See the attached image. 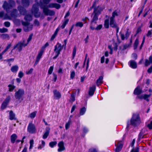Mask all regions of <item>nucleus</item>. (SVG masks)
Wrapping results in <instances>:
<instances>
[{
    "mask_svg": "<svg viewBox=\"0 0 152 152\" xmlns=\"http://www.w3.org/2000/svg\"><path fill=\"white\" fill-rule=\"evenodd\" d=\"M102 10L103 9L100 7H98L97 8L94 9L93 14L94 15L90 25V28L92 30H95L96 24V21L98 19V16Z\"/></svg>",
    "mask_w": 152,
    "mask_h": 152,
    "instance_id": "obj_1",
    "label": "nucleus"
},
{
    "mask_svg": "<svg viewBox=\"0 0 152 152\" xmlns=\"http://www.w3.org/2000/svg\"><path fill=\"white\" fill-rule=\"evenodd\" d=\"M118 15L117 12L115 11L113 13L112 16L110 19V25L111 27L116 29L117 32H118L119 29V28L118 26V25L115 22L114 18L116 16Z\"/></svg>",
    "mask_w": 152,
    "mask_h": 152,
    "instance_id": "obj_2",
    "label": "nucleus"
},
{
    "mask_svg": "<svg viewBox=\"0 0 152 152\" xmlns=\"http://www.w3.org/2000/svg\"><path fill=\"white\" fill-rule=\"evenodd\" d=\"M140 118L138 115H133L131 120V124L135 126L140 124Z\"/></svg>",
    "mask_w": 152,
    "mask_h": 152,
    "instance_id": "obj_3",
    "label": "nucleus"
},
{
    "mask_svg": "<svg viewBox=\"0 0 152 152\" xmlns=\"http://www.w3.org/2000/svg\"><path fill=\"white\" fill-rule=\"evenodd\" d=\"M147 91L146 93L141 95H139L137 96V97L140 99H143L145 100L148 101V98L150 97L151 95V93L152 92V89H149L148 91L146 90Z\"/></svg>",
    "mask_w": 152,
    "mask_h": 152,
    "instance_id": "obj_4",
    "label": "nucleus"
},
{
    "mask_svg": "<svg viewBox=\"0 0 152 152\" xmlns=\"http://www.w3.org/2000/svg\"><path fill=\"white\" fill-rule=\"evenodd\" d=\"M15 5V3L12 0H10L9 1V4H7V2H4L3 6L4 9L7 12L9 11V10Z\"/></svg>",
    "mask_w": 152,
    "mask_h": 152,
    "instance_id": "obj_5",
    "label": "nucleus"
},
{
    "mask_svg": "<svg viewBox=\"0 0 152 152\" xmlns=\"http://www.w3.org/2000/svg\"><path fill=\"white\" fill-rule=\"evenodd\" d=\"M63 49V47L61 44L59 43H57L55 47L54 51L55 53L56 56L53 58L54 59L56 58L59 55L60 52Z\"/></svg>",
    "mask_w": 152,
    "mask_h": 152,
    "instance_id": "obj_6",
    "label": "nucleus"
},
{
    "mask_svg": "<svg viewBox=\"0 0 152 152\" xmlns=\"http://www.w3.org/2000/svg\"><path fill=\"white\" fill-rule=\"evenodd\" d=\"M24 94V91L23 89H20L15 91L14 96L16 99L19 100L22 98Z\"/></svg>",
    "mask_w": 152,
    "mask_h": 152,
    "instance_id": "obj_7",
    "label": "nucleus"
},
{
    "mask_svg": "<svg viewBox=\"0 0 152 152\" xmlns=\"http://www.w3.org/2000/svg\"><path fill=\"white\" fill-rule=\"evenodd\" d=\"M38 4L37 3L34 4L33 6L32 9V14L34 15L36 17H39L40 15V13L38 11Z\"/></svg>",
    "mask_w": 152,
    "mask_h": 152,
    "instance_id": "obj_8",
    "label": "nucleus"
},
{
    "mask_svg": "<svg viewBox=\"0 0 152 152\" xmlns=\"http://www.w3.org/2000/svg\"><path fill=\"white\" fill-rule=\"evenodd\" d=\"M11 99V97L10 96L8 95L7 96L1 104V108L2 109H4L6 107L10 100Z\"/></svg>",
    "mask_w": 152,
    "mask_h": 152,
    "instance_id": "obj_9",
    "label": "nucleus"
},
{
    "mask_svg": "<svg viewBox=\"0 0 152 152\" xmlns=\"http://www.w3.org/2000/svg\"><path fill=\"white\" fill-rule=\"evenodd\" d=\"M22 24L24 26V29L25 31H28L32 30V25L30 24L27 22H23Z\"/></svg>",
    "mask_w": 152,
    "mask_h": 152,
    "instance_id": "obj_10",
    "label": "nucleus"
},
{
    "mask_svg": "<svg viewBox=\"0 0 152 152\" xmlns=\"http://www.w3.org/2000/svg\"><path fill=\"white\" fill-rule=\"evenodd\" d=\"M43 9V12L46 15H52L54 14V12L53 11L48 10V8L46 6H44L43 7H41Z\"/></svg>",
    "mask_w": 152,
    "mask_h": 152,
    "instance_id": "obj_11",
    "label": "nucleus"
},
{
    "mask_svg": "<svg viewBox=\"0 0 152 152\" xmlns=\"http://www.w3.org/2000/svg\"><path fill=\"white\" fill-rule=\"evenodd\" d=\"M28 131L30 133H34L35 132L36 129L35 126L32 123H30L28 127Z\"/></svg>",
    "mask_w": 152,
    "mask_h": 152,
    "instance_id": "obj_12",
    "label": "nucleus"
},
{
    "mask_svg": "<svg viewBox=\"0 0 152 152\" xmlns=\"http://www.w3.org/2000/svg\"><path fill=\"white\" fill-rule=\"evenodd\" d=\"M27 45V43H25V41H23L22 43L20 42L18 44L14 47V48H17L19 51H20L23 47H25Z\"/></svg>",
    "mask_w": 152,
    "mask_h": 152,
    "instance_id": "obj_13",
    "label": "nucleus"
},
{
    "mask_svg": "<svg viewBox=\"0 0 152 152\" xmlns=\"http://www.w3.org/2000/svg\"><path fill=\"white\" fill-rule=\"evenodd\" d=\"M53 96L55 99H59L61 97V95L60 93L57 90H54L53 91Z\"/></svg>",
    "mask_w": 152,
    "mask_h": 152,
    "instance_id": "obj_14",
    "label": "nucleus"
},
{
    "mask_svg": "<svg viewBox=\"0 0 152 152\" xmlns=\"http://www.w3.org/2000/svg\"><path fill=\"white\" fill-rule=\"evenodd\" d=\"M59 148L58 151V152H61L65 150V147L64 146V143L63 141L59 142L58 144Z\"/></svg>",
    "mask_w": 152,
    "mask_h": 152,
    "instance_id": "obj_15",
    "label": "nucleus"
},
{
    "mask_svg": "<svg viewBox=\"0 0 152 152\" xmlns=\"http://www.w3.org/2000/svg\"><path fill=\"white\" fill-rule=\"evenodd\" d=\"M43 53V51L42 50H41L38 53V55L37 56L36 61H35V64H38V62L39 61L40 58H41Z\"/></svg>",
    "mask_w": 152,
    "mask_h": 152,
    "instance_id": "obj_16",
    "label": "nucleus"
},
{
    "mask_svg": "<svg viewBox=\"0 0 152 152\" xmlns=\"http://www.w3.org/2000/svg\"><path fill=\"white\" fill-rule=\"evenodd\" d=\"M96 89L95 86L94 85L92 87H90L89 91V94L90 96H92L94 92V91Z\"/></svg>",
    "mask_w": 152,
    "mask_h": 152,
    "instance_id": "obj_17",
    "label": "nucleus"
},
{
    "mask_svg": "<svg viewBox=\"0 0 152 152\" xmlns=\"http://www.w3.org/2000/svg\"><path fill=\"white\" fill-rule=\"evenodd\" d=\"M129 66L132 68L135 69L137 67L136 63L134 61L131 60L129 63Z\"/></svg>",
    "mask_w": 152,
    "mask_h": 152,
    "instance_id": "obj_18",
    "label": "nucleus"
},
{
    "mask_svg": "<svg viewBox=\"0 0 152 152\" xmlns=\"http://www.w3.org/2000/svg\"><path fill=\"white\" fill-rule=\"evenodd\" d=\"M49 7L51 8H55L56 9H58L60 7V5L56 3H51L49 5Z\"/></svg>",
    "mask_w": 152,
    "mask_h": 152,
    "instance_id": "obj_19",
    "label": "nucleus"
},
{
    "mask_svg": "<svg viewBox=\"0 0 152 152\" xmlns=\"http://www.w3.org/2000/svg\"><path fill=\"white\" fill-rule=\"evenodd\" d=\"M142 92V90L140 86H138L134 90V93L136 95H138Z\"/></svg>",
    "mask_w": 152,
    "mask_h": 152,
    "instance_id": "obj_20",
    "label": "nucleus"
},
{
    "mask_svg": "<svg viewBox=\"0 0 152 152\" xmlns=\"http://www.w3.org/2000/svg\"><path fill=\"white\" fill-rule=\"evenodd\" d=\"M50 129L49 128H46L45 132L43 136V138L44 139L46 138L49 133Z\"/></svg>",
    "mask_w": 152,
    "mask_h": 152,
    "instance_id": "obj_21",
    "label": "nucleus"
},
{
    "mask_svg": "<svg viewBox=\"0 0 152 152\" xmlns=\"http://www.w3.org/2000/svg\"><path fill=\"white\" fill-rule=\"evenodd\" d=\"M151 64H152V56H150L149 57V60H145V65L146 66H147Z\"/></svg>",
    "mask_w": 152,
    "mask_h": 152,
    "instance_id": "obj_22",
    "label": "nucleus"
},
{
    "mask_svg": "<svg viewBox=\"0 0 152 152\" xmlns=\"http://www.w3.org/2000/svg\"><path fill=\"white\" fill-rule=\"evenodd\" d=\"M17 138V136L16 134H14L11 136V140L12 143H14L15 140Z\"/></svg>",
    "mask_w": 152,
    "mask_h": 152,
    "instance_id": "obj_23",
    "label": "nucleus"
},
{
    "mask_svg": "<svg viewBox=\"0 0 152 152\" xmlns=\"http://www.w3.org/2000/svg\"><path fill=\"white\" fill-rule=\"evenodd\" d=\"M18 66L17 65H15L12 66L11 68V70L12 72L15 73L16 72L18 69Z\"/></svg>",
    "mask_w": 152,
    "mask_h": 152,
    "instance_id": "obj_24",
    "label": "nucleus"
},
{
    "mask_svg": "<svg viewBox=\"0 0 152 152\" xmlns=\"http://www.w3.org/2000/svg\"><path fill=\"white\" fill-rule=\"evenodd\" d=\"M22 4L24 7H26L29 5V2L28 0H22Z\"/></svg>",
    "mask_w": 152,
    "mask_h": 152,
    "instance_id": "obj_25",
    "label": "nucleus"
},
{
    "mask_svg": "<svg viewBox=\"0 0 152 152\" xmlns=\"http://www.w3.org/2000/svg\"><path fill=\"white\" fill-rule=\"evenodd\" d=\"M9 91L12 92L15 88V86L13 84H9L8 85Z\"/></svg>",
    "mask_w": 152,
    "mask_h": 152,
    "instance_id": "obj_26",
    "label": "nucleus"
},
{
    "mask_svg": "<svg viewBox=\"0 0 152 152\" xmlns=\"http://www.w3.org/2000/svg\"><path fill=\"white\" fill-rule=\"evenodd\" d=\"M18 9L20 11V13L21 14L24 15L26 12V10L23 8L19 6L18 7Z\"/></svg>",
    "mask_w": 152,
    "mask_h": 152,
    "instance_id": "obj_27",
    "label": "nucleus"
},
{
    "mask_svg": "<svg viewBox=\"0 0 152 152\" xmlns=\"http://www.w3.org/2000/svg\"><path fill=\"white\" fill-rule=\"evenodd\" d=\"M103 79V77L102 76H100L99 77L98 79L97 80L96 82L97 85L99 86L102 83V80Z\"/></svg>",
    "mask_w": 152,
    "mask_h": 152,
    "instance_id": "obj_28",
    "label": "nucleus"
},
{
    "mask_svg": "<svg viewBox=\"0 0 152 152\" xmlns=\"http://www.w3.org/2000/svg\"><path fill=\"white\" fill-rule=\"evenodd\" d=\"M68 21V19H66L63 22L62 25L61 26V27L62 28H64L66 24L67 23Z\"/></svg>",
    "mask_w": 152,
    "mask_h": 152,
    "instance_id": "obj_29",
    "label": "nucleus"
},
{
    "mask_svg": "<svg viewBox=\"0 0 152 152\" xmlns=\"http://www.w3.org/2000/svg\"><path fill=\"white\" fill-rule=\"evenodd\" d=\"M139 40L138 38L136 39L135 41V42L134 45V49H136L137 48V46L139 43Z\"/></svg>",
    "mask_w": 152,
    "mask_h": 152,
    "instance_id": "obj_30",
    "label": "nucleus"
},
{
    "mask_svg": "<svg viewBox=\"0 0 152 152\" xmlns=\"http://www.w3.org/2000/svg\"><path fill=\"white\" fill-rule=\"evenodd\" d=\"M83 25V23L81 22H78L76 23L75 26L76 27H79L80 28L82 27Z\"/></svg>",
    "mask_w": 152,
    "mask_h": 152,
    "instance_id": "obj_31",
    "label": "nucleus"
},
{
    "mask_svg": "<svg viewBox=\"0 0 152 152\" xmlns=\"http://www.w3.org/2000/svg\"><path fill=\"white\" fill-rule=\"evenodd\" d=\"M17 10H13V12L12 14L11 15V17H7L6 18H8L10 19H12V18L14 17L15 14L17 12Z\"/></svg>",
    "mask_w": 152,
    "mask_h": 152,
    "instance_id": "obj_32",
    "label": "nucleus"
},
{
    "mask_svg": "<svg viewBox=\"0 0 152 152\" xmlns=\"http://www.w3.org/2000/svg\"><path fill=\"white\" fill-rule=\"evenodd\" d=\"M25 19L27 21H30L32 19V17L30 15H27L25 17Z\"/></svg>",
    "mask_w": 152,
    "mask_h": 152,
    "instance_id": "obj_33",
    "label": "nucleus"
},
{
    "mask_svg": "<svg viewBox=\"0 0 152 152\" xmlns=\"http://www.w3.org/2000/svg\"><path fill=\"white\" fill-rule=\"evenodd\" d=\"M104 26L106 28H108L109 27V21L108 20H106L104 22Z\"/></svg>",
    "mask_w": 152,
    "mask_h": 152,
    "instance_id": "obj_34",
    "label": "nucleus"
},
{
    "mask_svg": "<svg viewBox=\"0 0 152 152\" xmlns=\"http://www.w3.org/2000/svg\"><path fill=\"white\" fill-rule=\"evenodd\" d=\"M116 142V145H117V146L121 148H122L123 146V143L121 141L116 142Z\"/></svg>",
    "mask_w": 152,
    "mask_h": 152,
    "instance_id": "obj_35",
    "label": "nucleus"
},
{
    "mask_svg": "<svg viewBox=\"0 0 152 152\" xmlns=\"http://www.w3.org/2000/svg\"><path fill=\"white\" fill-rule=\"evenodd\" d=\"M57 144V142L56 141L51 142L49 143V145L51 148H53Z\"/></svg>",
    "mask_w": 152,
    "mask_h": 152,
    "instance_id": "obj_36",
    "label": "nucleus"
},
{
    "mask_svg": "<svg viewBox=\"0 0 152 152\" xmlns=\"http://www.w3.org/2000/svg\"><path fill=\"white\" fill-rule=\"evenodd\" d=\"M71 123L70 120H69L67 123L65 125V129L66 130H67L69 127Z\"/></svg>",
    "mask_w": 152,
    "mask_h": 152,
    "instance_id": "obj_37",
    "label": "nucleus"
},
{
    "mask_svg": "<svg viewBox=\"0 0 152 152\" xmlns=\"http://www.w3.org/2000/svg\"><path fill=\"white\" fill-rule=\"evenodd\" d=\"M10 47L11 45H8L5 48L4 50L2 52V55H3L6 51H7Z\"/></svg>",
    "mask_w": 152,
    "mask_h": 152,
    "instance_id": "obj_38",
    "label": "nucleus"
},
{
    "mask_svg": "<svg viewBox=\"0 0 152 152\" xmlns=\"http://www.w3.org/2000/svg\"><path fill=\"white\" fill-rule=\"evenodd\" d=\"M10 47L11 45H8L5 48L4 50L2 52V55H3L6 51H7Z\"/></svg>",
    "mask_w": 152,
    "mask_h": 152,
    "instance_id": "obj_39",
    "label": "nucleus"
},
{
    "mask_svg": "<svg viewBox=\"0 0 152 152\" xmlns=\"http://www.w3.org/2000/svg\"><path fill=\"white\" fill-rule=\"evenodd\" d=\"M58 31V29H57L56 30L54 33L52 35V36L51 37V40H53L55 38V37L57 35V34Z\"/></svg>",
    "mask_w": 152,
    "mask_h": 152,
    "instance_id": "obj_40",
    "label": "nucleus"
},
{
    "mask_svg": "<svg viewBox=\"0 0 152 152\" xmlns=\"http://www.w3.org/2000/svg\"><path fill=\"white\" fill-rule=\"evenodd\" d=\"M115 146L116 147L115 150V152H119L120 151H121L122 148L117 146V145H116V142H115Z\"/></svg>",
    "mask_w": 152,
    "mask_h": 152,
    "instance_id": "obj_41",
    "label": "nucleus"
},
{
    "mask_svg": "<svg viewBox=\"0 0 152 152\" xmlns=\"http://www.w3.org/2000/svg\"><path fill=\"white\" fill-rule=\"evenodd\" d=\"M75 94H72L71 95L70 98V101L72 102H73L75 101Z\"/></svg>",
    "mask_w": 152,
    "mask_h": 152,
    "instance_id": "obj_42",
    "label": "nucleus"
},
{
    "mask_svg": "<svg viewBox=\"0 0 152 152\" xmlns=\"http://www.w3.org/2000/svg\"><path fill=\"white\" fill-rule=\"evenodd\" d=\"M75 75V72L74 71H72L71 72L70 78L72 79L74 78Z\"/></svg>",
    "mask_w": 152,
    "mask_h": 152,
    "instance_id": "obj_43",
    "label": "nucleus"
},
{
    "mask_svg": "<svg viewBox=\"0 0 152 152\" xmlns=\"http://www.w3.org/2000/svg\"><path fill=\"white\" fill-rule=\"evenodd\" d=\"M53 68L54 67L53 66H51L50 67L48 72V74L50 75L51 74L53 70Z\"/></svg>",
    "mask_w": 152,
    "mask_h": 152,
    "instance_id": "obj_44",
    "label": "nucleus"
},
{
    "mask_svg": "<svg viewBox=\"0 0 152 152\" xmlns=\"http://www.w3.org/2000/svg\"><path fill=\"white\" fill-rule=\"evenodd\" d=\"M24 76V73L22 71H20L18 73V77L20 78H22Z\"/></svg>",
    "mask_w": 152,
    "mask_h": 152,
    "instance_id": "obj_45",
    "label": "nucleus"
},
{
    "mask_svg": "<svg viewBox=\"0 0 152 152\" xmlns=\"http://www.w3.org/2000/svg\"><path fill=\"white\" fill-rule=\"evenodd\" d=\"M33 69L32 68H31L30 69H28L26 72V74L27 75H29L31 74L33 72Z\"/></svg>",
    "mask_w": 152,
    "mask_h": 152,
    "instance_id": "obj_46",
    "label": "nucleus"
},
{
    "mask_svg": "<svg viewBox=\"0 0 152 152\" xmlns=\"http://www.w3.org/2000/svg\"><path fill=\"white\" fill-rule=\"evenodd\" d=\"M45 145V142L44 141H42V145H40L38 146V149H41L42 148L44 147Z\"/></svg>",
    "mask_w": 152,
    "mask_h": 152,
    "instance_id": "obj_47",
    "label": "nucleus"
},
{
    "mask_svg": "<svg viewBox=\"0 0 152 152\" xmlns=\"http://www.w3.org/2000/svg\"><path fill=\"white\" fill-rule=\"evenodd\" d=\"M86 111V108L85 107L82 108L80 110V113L81 114H83L85 113Z\"/></svg>",
    "mask_w": 152,
    "mask_h": 152,
    "instance_id": "obj_48",
    "label": "nucleus"
},
{
    "mask_svg": "<svg viewBox=\"0 0 152 152\" xmlns=\"http://www.w3.org/2000/svg\"><path fill=\"white\" fill-rule=\"evenodd\" d=\"M8 29L5 28H0V32L1 33H4L7 32Z\"/></svg>",
    "mask_w": 152,
    "mask_h": 152,
    "instance_id": "obj_49",
    "label": "nucleus"
},
{
    "mask_svg": "<svg viewBox=\"0 0 152 152\" xmlns=\"http://www.w3.org/2000/svg\"><path fill=\"white\" fill-rule=\"evenodd\" d=\"M147 126L149 129H152V121L150 122V123L147 124Z\"/></svg>",
    "mask_w": 152,
    "mask_h": 152,
    "instance_id": "obj_50",
    "label": "nucleus"
},
{
    "mask_svg": "<svg viewBox=\"0 0 152 152\" xmlns=\"http://www.w3.org/2000/svg\"><path fill=\"white\" fill-rule=\"evenodd\" d=\"M9 118L11 120L16 119V118L15 115H10Z\"/></svg>",
    "mask_w": 152,
    "mask_h": 152,
    "instance_id": "obj_51",
    "label": "nucleus"
},
{
    "mask_svg": "<svg viewBox=\"0 0 152 152\" xmlns=\"http://www.w3.org/2000/svg\"><path fill=\"white\" fill-rule=\"evenodd\" d=\"M102 24H100L96 27H95V30H99L101 29L102 28Z\"/></svg>",
    "mask_w": 152,
    "mask_h": 152,
    "instance_id": "obj_52",
    "label": "nucleus"
},
{
    "mask_svg": "<svg viewBox=\"0 0 152 152\" xmlns=\"http://www.w3.org/2000/svg\"><path fill=\"white\" fill-rule=\"evenodd\" d=\"M32 38V35H29L27 41L26 42L25 41V43H27V45L28 43L31 40Z\"/></svg>",
    "mask_w": 152,
    "mask_h": 152,
    "instance_id": "obj_53",
    "label": "nucleus"
},
{
    "mask_svg": "<svg viewBox=\"0 0 152 152\" xmlns=\"http://www.w3.org/2000/svg\"><path fill=\"white\" fill-rule=\"evenodd\" d=\"M34 140H30V146L29 147L30 149H31L33 147V145L34 144Z\"/></svg>",
    "mask_w": 152,
    "mask_h": 152,
    "instance_id": "obj_54",
    "label": "nucleus"
},
{
    "mask_svg": "<svg viewBox=\"0 0 152 152\" xmlns=\"http://www.w3.org/2000/svg\"><path fill=\"white\" fill-rule=\"evenodd\" d=\"M76 47H74L73 49V53H72V55H73V58H74V57H75L76 54Z\"/></svg>",
    "mask_w": 152,
    "mask_h": 152,
    "instance_id": "obj_55",
    "label": "nucleus"
},
{
    "mask_svg": "<svg viewBox=\"0 0 152 152\" xmlns=\"http://www.w3.org/2000/svg\"><path fill=\"white\" fill-rule=\"evenodd\" d=\"M89 59H88L86 63V71H87L89 67Z\"/></svg>",
    "mask_w": 152,
    "mask_h": 152,
    "instance_id": "obj_56",
    "label": "nucleus"
},
{
    "mask_svg": "<svg viewBox=\"0 0 152 152\" xmlns=\"http://www.w3.org/2000/svg\"><path fill=\"white\" fill-rule=\"evenodd\" d=\"M88 152H97V151L96 149L91 148L89 150Z\"/></svg>",
    "mask_w": 152,
    "mask_h": 152,
    "instance_id": "obj_57",
    "label": "nucleus"
},
{
    "mask_svg": "<svg viewBox=\"0 0 152 152\" xmlns=\"http://www.w3.org/2000/svg\"><path fill=\"white\" fill-rule=\"evenodd\" d=\"M53 80L54 81V82H56L57 78V75L54 73H53Z\"/></svg>",
    "mask_w": 152,
    "mask_h": 152,
    "instance_id": "obj_58",
    "label": "nucleus"
},
{
    "mask_svg": "<svg viewBox=\"0 0 152 152\" xmlns=\"http://www.w3.org/2000/svg\"><path fill=\"white\" fill-rule=\"evenodd\" d=\"M5 26L6 27H9L10 26V23L8 22H6L4 23Z\"/></svg>",
    "mask_w": 152,
    "mask_h": 152,
    "instance_id": "obj_59",
    "label": "nucleus"
},
{
    "mask_svg": "<svg viewBox=\"0 0 152 152\" xmlns=\"http://www.w3.org/2000/svg\"><path fill=\"white\" fill-rule=\"evenodd\" d=\"M1 37L3 38H6L9 37V35L7 34H4L1 35Z\"/></svg>",
    "mask_w": 152,
    "mask_h": 152,
    "instance_id": "obj_60",
    "label": "nucleus"
},
{
    "mask_svg": "<svg viewBox=\"0 0 152 152\" xmlns=\"http://www.w3.org/2000/svg\"><path fill=\"white\" fill-rule=\"evenodd\" d=\"M89 39V36H87L86 38L84 39L85 43H87L88 42V40Z\"/></svg>",
    "mask_w": 152,
    "mask_h": 152,
    "instance_id": "obj_61",
    "label": "nucleus"
},
{
    "mask_svg": "<svg viewBox=\"0 0 152 152\" xmlns=\"http://www.w3.org/2000/svg\"><path fill=\"white\" fill-rule=\"evenodd\" d=\"M152 34V30H149L148 31V33L147 34V36L148 37H149L151 36Z\"/></svg>",
    "mask_w": 152,
    "mask_h": 152,
    "instance_id": "obj_62",
    "label": "nucleus"
},
{
    "mask_svg": "<svg viewBox=\"0 0 152 152\" xmlns=\"http://www.w3.org/2000/svg\"><path fill=\"white\" fill-rule=\"evenodd\" d=\"M139 148H137L135 149H133L132 151V152H139Z\"/></svg>",
    "mask_w": 152,
    "mask_h": 152,
    "instance_id": "obj_63",
    "label": "nucleus"
},
{
    "mask_svg": "<svg viewBox=\"0 0 152 152\" xmlns=\"http://www.w3.org/2000/svg\"><path fill=\"white\" fill-rule=\"evenodd\" d=\"M152 72V66L149 68L148 70V72L149 73H151Z\"/></svg>",
    "mask_w": 152,
    "mask_h": 152,
    "instance_id": "obj_64",
    "label": "nucleus"
}]
</instances>
